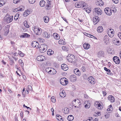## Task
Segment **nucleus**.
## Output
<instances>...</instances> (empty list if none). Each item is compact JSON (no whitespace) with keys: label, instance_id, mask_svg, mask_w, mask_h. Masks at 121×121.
Returning <instances> with one entry per match:
<instances>
[{"label":"nucleus","instance_id":"54","mask_svg":"<svg viewBox=\"0 0 121 121\" xmlns=\"http://www.w3.org/2000/svg\"><path fill=\"white\" fill-rule=\"evenodd\" d=\"M27 89H28L29 90H31L32 89V88L30 85H29L28 86Z\"/></svg>","mask_w":121,"mask_h":121},{"label":"nucleus","instance_id":"46","mask_svg":"<svg viewBox=\"0 0 121 121\" xmlns=\"http://www.w3.org/2000/svg\"><path fill=\"white\" fill-rule=\"evenodd\" d=\"M24 26L27 28H29V25L27 23V22L26 21H25L24 22Z\"/></svg>","mask_w":121,"mask_h":121},{"label":"nucleus","instance_id":"40","mask_svg":"<svg viewBox=\"0 0 121 121\" xmlns=\"http://www.w3.org/2000/svg\"><path fill=\"white\" fill-rule=\"evenodd\" d=\"M62 49L65 51H67L68 50V48L66 46H64L62 47Z\"/></svg>","mask_w":121,"mask_h":121},{"label":"nucleus","instance_id":"10","mask_svg":"<svg viewBox=\"0 0 121 121\" xmlns=\"http://www.w3.org/2000/svg\"><path fill=\"white\" fill-rule=\"evenodd\" d=\"M88 80L90 83L92 84H94L95 82V79L92 76H90L88 78Z\"/></svg>","mask_w":121,"mask_h":121},{"label":"nucleus","instance_id":"3","mask_svg":"<svg viewBox=\"0 0 121 121\" xmlns=\"http://www.w3.org/2000/svg\"><path fill=\"white\" fill-rule=\"evenodd\" d=\"M74 56L73 55L69 54L67 57L68 60L71 62H75L76 60Z\"/></svg>","mask_w":121,"mask_h":121},{"label":"nucleus","instance_id":"1","mask_svg":"<svg viewBox=\"0 0 121 121\" xmlns=\"http://www.w3.org/2000/svg\"><path fill=\"white\" fill-rule=\"evenodd\" d=\"M33 30L35 33L36 35H39L41 33L42 30L41 28H38L37 26H35L33 27Z\"/></svg>","mask_w":121,"mask_h":121},{"label":"nucleus","instance_id":"26","mask_svg":"<svg viewBox=\"0 0 121 121\" xmlns=\"http://www.w3.org/2000/svg\"><path fill=\"white\" fill-rule=\"evenodd\" d=\"M46 2L44 0L41 1L39 2V4L42 7H43L45 5Z\"/></svg>","mask_w":121,"mask_h":121},{"label":"nucleus","instance_id":"53","mask_svg":"<svg viewBox=\"0 0 121 121\" xmlns=\"http://www.w3.org/2000/svg\"><path fill=\"white\" fill-rule=\"evenodd\" d=\"M90 105H88V104H87L85 105V107L86 108H90Z\"/></svg>","mask_w":121,"mask_h":121},{"label":"nucleus","instance_id":"57","mask_svg":"<svg viewBox=\"0 0 121 121\" xmlns=\"http://www.w3.org/2000/svg\"><path fill=\"white\" fill-rule=\"evenodd\" d=\"M18 55V54L17 53H15L12 55V56H13V57H15V56H17Z\"/></svg>","mask_w":121,"mask_h":121},{"label":"nucleus","instance_id":"14","mask_svg":"<svg viewBox=\"0 0 121 121\" xmlns=\"http://www.w3.org/2000/svg\"><path fill=\"white\" fill-rule=\"evenodd\" d=\"M70 80L72 82H74L77 79V78L75 75H71L69 78Z\"/></svg>","mask_w":121,"mask_h":121},{"label":"nucleus","instance_id":"56","mask_svg":"<svg viewBox=\"0 0 121 121\" xmlns=\"http://www.w3.org/2000/svg\"><path fill=\"white\" fill-rule=\"evenodd\" d=\"M47 3H48L49 5H51V0H47Z\"/></svg>","mask_w":121,"mask_h":121},{"label":"nucleus","instance_id":"59","mask_svg":"<svg viewBox=\"0 0 121 121\" xmlns=\"http://www.w3.org/2000/svg\"><path fill=\"white\" fill-rule=\"evenodd\" d=\"M19 0H14L13 2L14 3L16 4L19 1Z\"/></svg>","mask_w":121,"mask_h":121},{"label":"nucleus","instance_id":"39","mask_svg":"<svg viewBox=\"0 0 121 121\" xmlns=\"http://www.w3.org/2000/svg\"><path fill=\"white\" fill-rule=\"evenodd\" d=\"M69 109L68 108H65L64 109V112L65 114H67L69 113Z\"/></svg>","mask_w":121,"mask_h":121},{"label":"nucleus","instance_id":"64","mask_svg":"<svg viewBox=\"0 0 121 121\" xmlns=\"http://www.w3.org/2000/svg\"><path fill=\"white\" fill-rule=\"evenodd\" d=\"M25 107L27 108L28 110L29 111H30L31 110V109L29 107H27V106H25Z\"/></svg>","mask_w":121,"mask_h":121},{"label":"nucleus","instance_id":"49","mask_svg":"<svg viewBox=\"0 0 121 121\" xmlns=\"http://www.w3.org/2000/svg\"><path fill=\"white\" fill-rule=\"evenodd\" d=\"M36 0H29V3L31 4H34L35 1Z\"/></svg>","mask_w":121,"mask_h":121},{"label":"nucleus","instance_id":"62","mask_svg":"<svg viewBox=\"0 0 121 121\" xmlns=\"http://www.w3.org/2000/svg\"><path fill=\"white\" fill-rule=\"evenodd\" d=\"M90 37L91 38H93L94 39H97L95 37V36H94L93 35H91Z\"/></svg>","mask_w":121,"mask_h":121},{"label":"nucleus","instance_id":"5","mask_svg":"<svg viewBox=\"0 0 121 121\" xmlns=\"http://www.w3.org/2000/svg\"><path fill=\"white\" fill-rule=\"evenodd\" d=\"M9 25H7L5 26L4 30V35H6L8 33L9 31Z\"/></svg>","mask_w":121,"mask_h":121},{"label":"nucleus","instance_id":"19","mask_svg":"<svg viewBox=\"0 0 121 121\" xmlns=\"http://www.w3.org/2000/svg\"><path fill=\"white\" fill-rule=\"evenodd\" d=\"M30 36V35L26 33H24L22 35L20 36V38H28Z\"/></svg>","mask_w":121,"mask_h":121},{"label":"nucleus","instance_id":"43","mask_svg":"<svg viewBox=\"0 0 121 121\" xmlns=\"http://www.w3.org/2000/svg\"><path fill=\"white\" fill-rule=\"evenodd\" d=\"M20 56L22 57H23L24 56V54L20 51H19L18 54Z\"/></svg>","mask_w":121,"mask_h":121},{"label":"nucleus","instance_id":"24","mask_svg":"<svg viewBox=\"0 0 121 121\" xmlns=\"http://www.w3.org/2000/svg\"><path fill=\"white\" fill-rule=\"evenodd\" d=\"M59 95L62 97L64 98L66 95V93L64 91H62L61 92H60Z\"/></svg>","mask_w":121,"mask_h":121},{"label":"nucleus","instance_id":"23","mask_svg":"<svg viewBox=\"0 0 121 121\" xmlns=\"http://www.w3.org/2000/svg\"><path fill=\"white\" fill-rule=\"evenodd\" d=\"M53 36L55 39L57 40L59 39L60 38L59 35L56 33H54L53 34Z\"/></svg>","mask_w":121,"mask_h":121},{"label":"nucleus","instance_id":"42","mask_svg":"<svg viewBox=\"0 0 121 121\" xmlns=\"http://www.w3.org/2000/svg\"><path fill=\"white\" fill-rule=\"evenodd\" d=\"M51 67H48L46 69V71L49 73H50V72H51Z\"/></svg>","mask_w":121,"mask_h":121},{"label":"nucleus","instance_id":"36","mask_svg":"<svg viewBox=\"0 0 121 121\" xmlns=\"http://www.w3.org/2000/svg\"><path fill=\"white\" fill-rule=\"evenodd\" d=\"M104 52H103L100 51L98 53V57L103 56L104 55Z\"/></svg>","mask_w":121,"mask_h":121},{"label":"nucleus","instance_id":"20","mask_svg":"<svg viewBox=\"0 0 121 121\" xmlns=\"http://www.w3.org/2000/svg\"><path fill=\"white\" fill-rule=\"evenodd\" d=\"M43 35L46 38H48L50 37V35L48 32L45 31L43 34Z\"/></svg>","mask_w":121,"mask_h":121},{"label":"nucleus","instance_id":"16","mask_svg":"<svg viewBox=\"0 0 121 121\" xmlns=\"http://www.w3.org/2000/svg\"><path fill=\"white\" fill-rule=\"evenodd\" d=\"M13 19V17L12 16H11L7 17L6 20V22L8 23H9L11 22Z\"/></svg>","mask_w":121,"mask_h":121},{"label":"nucleus","instance_id":"35","mask_svg":"<svg viewBox=\"0 0 121 121\" xmlns=\"http://www.w3.org/2000/svg\"><path fill=\"white\" fill-rule=\"evenodd\" d=\"M58 43L59 44H65L66 43L63 40L61 39L59 41Z\"/></svg>","mask_w":121,"mask_h":121},{"label":"nucleus","instance_id":"17","mask_svg":"<svg viewBox=\"0 0 121 121\" xmlns=\"http://www.w3.org/2000/svg\"><path fill=\"white\" fill-rule=\"evenodd\" d=\"M108 99L111 102H113L115 101L114 97L112 95H109L108 97Z\"/></svg>","mask_w":121,"mask_h":121},{"label":"nucleus","instance_id":"29","mask_svg":"<svg viewBox=\"0 0 121 121\" xmlns=\"http://www.w3.org/2000/svg\"><path fill=\"white\" fill-rule=\"evenodd\" d=\"M98 32H101L103 31V27L101 26H99L97 29Z\"/></svg>","mask_w":121,"mask_h":121},{"label":"nucleus","instance_id":"38","mask_svg":"<svg viewBox=\"0 0 121 121\" xmlns=\"http://www.w3.org/2000/svg\"><path fill=\"white\" fill-rule=\"evenodd\" d=\"M113 43L117 45H119L120 42L119 41L117 40H114L113 41Z\"/></svg>","mask_w":121,"mask_h":121},{"label":"nucleus","instance_id":"7","mask_svg":"<svg viewBox=\"0 0 121 121\" xmlns=\"http://www.w3.org/2000/svg\"><path fill=\"white\" fill-rule=\"evenodd\" d=\"M93 10L95 11V14L97 15H101L102 13V10L99 8L94 9Z\"/></svg>","mask_w":121,"mask_h":121},{"label":"nucleus","instance_id":"21","mask_svg":"<svg viewBox=\"0 0 121 121\" xmlns=\"http://www.w3.org/2000/svg\"><path fill=\"white\" fill-rule=\"evenodd\" d=\"M97 104L96 106H97V108L99 110H101L103 108V107L102 105L100 104V103H99V102L98 101H96Z\"/></svg>","mask_w":121,"mask_h":121},{"label":"nucleus","instance_id":"31","mask_svg":"<svg viewBox=\"0 0 121 121\" xmlns=\"http://www.w3.org/2000/svg\"><path fill=\"white\" fill-rule=\"evenodd\" d=\"M29 13L30 12L28 10H26L23 13V16L25 17L27 16L29 14Z\"/></svg>","mask_w":121,"mask_h":121},{"label":"nucleus","instance_id":"30","mask_svg":"<svg viewBox=\"0 0 121 121\" xmlns=\"http://www.w3.org/2000/svg\"><path fill=\"white\" fill-rule=\"evenodd\" d=\"M108 39L107 38V36L105 35L104 38V43L107 44L108 43Z\"/></svg>","mask_w":121,"mask_h":121},{"label":"nucleus","instance_id":"22","mask_svg":"<svg viewBox=\"0 0 121 121\" xmlns=\"http://www.w3.org/2000/svg\"><path fill=\"white\" fill-rule=\"evenodd\" d=\"M83 47L85 49H88L90 48V45L89 44L85 43L83 45Z\"/></svg>","mask_w":121,"mask_h":121},{"label":"nucleus","instance_id":"44","mask_svg":"<svg viewBox=\"0 0 121 121\" xmlns=\"http://www.w3.org/2000/svg\"><path fill=\"white\" fill-rule=\"evenodd\" d=\"M5 3L3 0L0 1V7H1Z\"/></svg>","mask_w":121,"mask_h":121},{"label":"nucleus","instance_id":"45","mask_svg":"<svg viewBox=\"0 0 121 121\" xmlns=\"http://www.w3.org/2000/svg\"><path fill=\"white\" fill-rule=\"evenodd\" d=\"M51 100L53 102H56V99H55V97L54 96H52V97L51 98Z\"/></svg>","mask_w":121,"mask_h":121},{"label":"nucleus","instance_id":"27","mask_svg":"<svg viewBox=\"0 0 121 121\" xmlns=\"http://www.w3.org/2000/svg\"><path fill=\"white\" fill-rule=\"evenodd\" d=\"M47 54L49 55H51L54 54V52L51 49H49L47 52Z\"/></svg>","mask_w":121,"mask_h":121},{"label":"nucleus","instance_id":"47","mask_svg":"<svg viewBox=\"0 0 121 121\" xmlns=\"http://www.w3.org/2000/svg\"><path fill=\"white\" fill-rule=\"evenodd\" d=\"M75 6L77 8H79L82 7V5H81V4L79 5V4H78V3H76L75 5Z\"/></svg>","mask_w":121,"mask_h":121},{"label":"nucleus","instance_id":"33","mask_svg":"<svg viewBox=\"0 0 121 121\" xmlns=\"http://www.w3.org/2000/svg\"><path fill=\"white\" fill-rule=\"evenodd\" d=\"M79 104V105H80L81 103L80 102V101L78 99H77L76 100V99H75L73 100L72 102V103L73 104H74L75 103H76Z\"/></svg>","mask_w":121,"mask_h":121},{"label":"nucleus","instance_id":"13","mask_svg":"<svg viewBox=\"0 0 121 121\" xmlns=\"http://www.w3.org/2000/svg\"><path fill=\"white\" fill-rule=\"evenodd\" d=\"M95 17L93 18V21L94 23H95V24L97 23L98 22H99V18L98 17V15L97 14L96 15L95 14Z\"/></svg>","mask_w":121,"mask_h":121},{"label":"nucleus","instance_id":"12","mask_svg":"<svg viewBox=\"0 0 121 121\" xmlns=\"http://www.w3.org/2000/svg\"><path fill=\"white\" fill-rule=\"evenodd\" d=\"M113 60L116 64H119L120 63V60L119 58L117 56H114L113 58Z\"/></svg>","mask_w":121,"mask_h":121},{"label":"nucleus","instance_id":"63","mask_svg":"<svg viewBox=\"0 0 121 121\" xmlns=\"http://www.w3.org/2000/svg\"><path fill=\"white\" fill-rule=\"evenodd\" d=\"M62 18L67 23H68L66 19L64 17H62Z\"/></svg>","mask_w":121,"mask_h":121},{"label":"nucleus","instance_id":"32","mask_svg":"<svg viewBox=\"0 0 121 121\" xmlns=\"http://www.w3.org/2000/svg\"><path fill=\"white\" fill-rule=\"evenodd\" d=\"M43 18L45 22L47 23L48 22L49 19V17L47 16H45Z\"/></svg>","mask_w":121,"mask_h":121},{"label":"nucleus","instance_id":"60","mask_svg":"<svg viewBox=\"0 0 121 121\" xmlns=\"http://www.w3.org/2000/svg\"><path fill=\"white\" fill-rule=\"evenodd\" d=\"M84 34L85 35H86L87 36L89 37H90V36L91 35V34H88L87 33H85V34Z\"/></svg>","mask_w":121,"mask_h":121},{"label":"nucleus","instance_id":"15","mask_svg":"<svg viewBox=\"0 0 121 121\" xmlns=\"http://www.w3.org/2000/svg\"><path fill=\"white\" fill-rule=\"evenodd\" d=\"M74 73L76 75L78 76L81 75V73L79 70L78 69H74L73 70Z\"/></svg>","mask_w":121,"mask_h":121},{"label":"nucleus","instance_id":"48","mask_svg":"<svg viewBox=\"0 0 121 121\" xmlns=\"http://www.w3.org/2000/svg\"><path fill=\"white\" fill-rule=\"evenodd\" d=\"M14 62L13 60L10 59V64L11 65H13L14 64Z\"/></svg>","mask_w":121,"mask_h":121},{"label":"nucleus","instance_id":"8","mask_svg":"<svg viewBox=\"0 0 121 121\" xmlns=\"http://www.w3.org/2000/svg\"><path fill=\"white\" fill-rule=\"evenodd\" d=\"M31 45L32 47L37 48H39V44L37 41H33L32 42Z\"/></svg>","mask_w":121,"mask_h":121},{"label":"nucleus","instance_id":"4","mask_svg":"<svg viewBox=\"0 0 121 121\" xmlns=\"http://www.w3.org/2000/svg\"><path fill=\"white\" fill-rule=\"evenodd\" d=\"M67 79L65 78H63L61 79L60 82L61 84L63 85H65L68 83V82L66 79Z\"/></svg>","mask_w":121,"mask_h":121},{"label":"nucleus","instance_id":"6","mask_svg":"<svg viewBox=\"0 0 121 121\" xmlns=\"http://www.w3.org/2000/svg\"><path fill=\"white\" fill-rule=\"evenodd\" d=\"M113 29L109 28L107 30V32L108 35L111 37H112L113 36V34L114 32L113 31Z\"/></svg>","mask_w":121,"mask_h":121},{"label":"nucleus","instance_id":"11","mask_svg":"<svg viewBox=\"0 0 121 121\" xmlns=\"http://www.w3.org/2000/svg\"><path fill=\"white\" fill-rule=\"evenodd\" d=\"M37 59L38 61H43L45 60L46 58L44 56L41 55L38 56L37 58Z\"/></svg>","mask_w":121,"mask_h":121},{"label":"nucleus","instance_id":"25","mask_svg":"<svg viewBox=\"0 0 121 121\" xmlns=\"http://www.w3.org/2000/svg\"><path fill=\"white\" fill-rule=\"evenodd\" d=\"M67 120L69 121H71L73 120L74 119L73 116L71 115L68 116L67 118Z\"/></svg>","mask_w":121,"mask_h":121},{"label":"nucleus","instance_id":"61","mask_svg":"<svg viewBox=\"0 0 121 121\" xmlns=\"http://www.w3.org/2000/svg\"><path fill=\"white\" fill-rule=\"evenodd\" d=\"M102 93L103 94L104 96H105L106 95L107 93L106 92L104 91H102Z\"/></svg>","mask_w":121,"mask_h":121},{"label":"nucleus","instance_id":"51","mask_svg":"<svg viewBox=\"0 0 121 121\" xmlns=\"http://www.w3.org/2000/svg\"><path fill=\"white\" fill-rule=\"evenodd\" d=\"M104 70L108 72H110V70L109 69L107 68L106 67H104Z\"/></svg>","mask_w":121,"mask_h":121},{"label":"nucleus","instance_id":"34","mask_svg":"<svg viewBox=\"0 0 121 121\" xmlns=\"http://www.w3.org/2000/svg\"><path fill=\"white\" fill-rule=\"evenodd\" d=\"M56 118L57 120L59 121H60L63 120L62 117L59 114L56 115Z\"/></svg>","mask_w":121,"mask_h":121},{"label":"nucleus","instance_id":"41","mask_svg":"<svg viewBox=\"0 0 121 121\" xmlns=\"http://www.w3.org/2000/svg\"><path fill=\"white\" fill-rule=\"evenodd\" d=\"M51 5L49 4H47L46 6L45 7L46 9L47 10H49L51 8Z\"/></svg>","mask_w":121,"mask_h":121},{"label":"nucleus","instance_id":"18","mask_svg":"<svg viewBox=\"0 0 121 121\" xmlns=\"http://www.w3.org/2000/svg\"><path fill=\"white\" fill-rule=\"evenodd\" d=\"M61 69L64 71H66L68 69V67L65 64H63L61 65Z\"/></svg>","mask_w":121,"mask_h":121},{"label":"nucleus","instance_id":"37","mask_svg":"<svg viewBox=\"0 0 121 121\" xmlns=\"http://www.w3.org/2000/svg\"><path fill=\"white\" fill-rule=\"evenodd\" d=\"M19 63L20 65L22 67V68L23 67L24 63L22 60L20 59L19 60Z\"/></svg>","mask_w":121,"mask_h":121},{"label":"nucleus","instance_id":"55","mask_svg":"<svg viewBox=\"0 0 121 121\" xmlns=\"http://www.w3.org/2000/svg\"><path fill=\"white\" fill-rule=\"evenodd\" d=\"M113 2L115 4H117L119 2L118 0H112Z\"/></svg>","mask_w":121,"mask_h":121},{"label":"nucleus","instance_id":"52","mask_svg":"<svg viewBox=\"0 0 121 121\" xmlns=\"http://www.w3.org/2000/svg\"><path fill=\"white\" fill-rule=\"evenodd\" d=\"M86 67L84 66H82V70L83 72H85V71Z\"/></svg>","mask_w":121,"mask_h":121},{"label":"nucleus","instance_id":"58","mask_svg":"<svg viewBox=\"0 0 121 121\" xmlns=\"http://www.w3.org/2000/svg\"><path fill=\"white\" fill-rule=\"evenodd\" d=\"M118 35L119 38L121 39V32L119 33L118 34Z\"/></svg>","mask_w":121,"mask_h":121},{"label":"nucleus","instance_id":"50","mask_svg":"<svg viewBox=\"0 0 121 121\" xmlns=\"http://www.w3.org/2000/svg\"><path fill=\"white\" fill-rule=\"evenodd\" d=\"M91 8H90V9H89L86 8V11L88 13H90L91 11V10L90 9Z\"/></svg>","mask_w":121,"mask_h":121},{"label":"nucleus","instance_id":"9","mask_svg":"<svg viewBox=\"0 0 121 121\" xmlns=\"http://www.w3.org/2000/svg\"><path fill=\"white\" fill-rule=\"evenodd\" d=\"M104 11L105 13L108 15H110L112 14V11L109 8H105L104 9Z\"/></svg>","mask_w":121,"mask_h":121},{"label":"nucleus","instance_id":"2","mask_svg":"<svg viewBox=\"0 0 121 121\" xmlns=\"http://www.w3.org/2000/svg\"><path fill=\"white\" fill-rule=\"evenodd\" d=\"M47 49V46L45 44L41 45L39 47L40 52L41 53H43L46 51Z\"/></svg>","mask_w":121,"mask_h":121},{"label":"nucleus","instance_id":"28","mask_svg":"<svg viewBox=\"0 0 121 121\" xmlns=\"http://www.w3.org/2000/svg\"><path fill=\"white\" fill-rule=\"evenodd\" d=\"M51 72H50V73H49L52 74H56V70L52 68H51Z\"/></svg>","mask_w":121,"mask_h":121}]
</instances>
